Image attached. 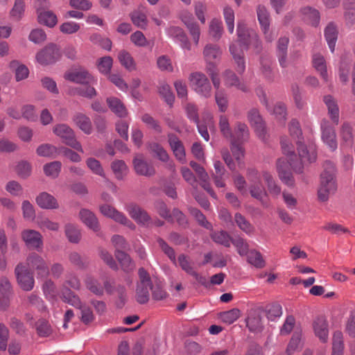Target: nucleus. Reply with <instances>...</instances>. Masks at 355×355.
<instances>
[{
	"instance_id": "1",
	"label": "nucleus",
	"mask_w": 355,
	"mask_h": 355,
	"mask_svg": "<svg viewBox=\"0 0 355 355\" xmlns=\"http://www.w3.org/2000/svg\"><path fill=\"white\" fill-rule=\"evenodd\" d=\"M237 35L239 37V48L236 44H232L230 46V51L236 63V70L239 73H243L245 69V64L243 58V49L252 46L257 52L261 50V42L257 33L253 30H248L243 21H239L237 25Z\"/></svg>"
},
{
	"instance_id": "2",
	"label": "nucleus",
	"mask_w": 355,
	"mask_h": 355,
	"mask_svg": "<svg viewBox=\"0 0 355 355\" xmlns=\"http://www.w3.org/2000/svg\"><path fill=\"white\" fill-rule=\"evenodd\" d=\"M300 160H294L296 157L294 148L287 138L281 139V146L283 153L289 159V165L296 173H302L304 168L309 164L315 162L317 153L315 146L311 144L309 146L304 145L301 140H296Z\"/></svg>"
},
{
	"instance_id": "3",
	"label": "nucleus",
	"mask_w": 355,
	"mask_h": 355,
	"mask_svg": "<svg viewBox=\"0 0 355 355\" xmlns=\"http://www.w3.org/2000/svg\"><path fill=\"white\" fill-rule=\"evenodd\" d=\"M336 169L334 164L327 161L324 164V171L320 175V185L318 190V197L320 201L327 202L330 196L335 193L337 184L335 179Z\"/></svg>"
},
{
	"instance_id": "4",
	"label": "nucleus",
	"mask_w": 355,
	"mask_h": 355,
	"mask_svg": "<svg viewBox=\"0 0 355 355\" xmlns=\"http://www.w3.org/2000/svg\"><path fill=\"white\" fill-rule=\"evenodd\" d=\"M61 299L64 302L80 310V319L83 323L89 324L94 320V316L92 309L89 306L83 305L80 297L70 288L65 287L62 288Z\"/></svg>"
},
{
	"instance_id": "5",
	"label": "nucleus",
	"mask_w": 355,
	"mask_h": 355,
	"mask_svg": "<svg viewBox=\"0 0 355 355\" xmlns=\"http://www.w3.org/2000/svg\"><path fill=\"white\" fill-rule=\"evenodd\" d=\"M191 89L199 96L209 98L211 95V86L207 77L201 72L191 73L189 76Z\"/></svg>"
},
{
	"instance_id": "6",
	"label": "nucleus",
	"mask_w": 355,
	"mask_h": 355,
	"mask_svg": "<svg viewBox=\"0 0 355 355\" xmlns=\"http://www.w3.org/2000/svg\"><path fill=\"white\" fill-rule=\"evenodd\" d=\"M139 281L136 288V299L140 304L149 300V291L152 289V280L149 273L143 268L138 270Z\"/></svg>"
},
{
	"instance_id": "7",
	"label": "nucleus",
	"mask_w": 355,
	"mask_h": 355,
	"mask_svg": "<svg viewBox=\"0 0 355 355\" xmlns=\"http://www.w3.org/2000/svg\"><path fill=\"white\" fill-rule=\"evenodd\" d=\"M53 132L61 138L66 145L80 153H83L82 146L76 139L73 130L68 125L65 123L56 124L53 128Z\"/></svg>"
},
{
	"instance_id": "8",
	"label": "nucleus",
	"mask_w": 355,
	"mask_h": 355,
	"mask_svg": "<svg viewBox=\"0 0 355 355\" xmlns=\"http://www.w3.org/2000/svg\"><path fill=\"white\" fill-rule=\"evenodd\" d=\"M28 269L36 271L37 277H46L49 269L46 261L38 254L33 252L26 259Z\"/></svg>"
},
{
	"instance_id": "9",
	"label": "nucleus",
	"mask_w": 355,
	"mask_h": 355,
	"mask_svg": "<svg viewBox=\"0 0 355 355\" xmlns=\"http://www.w3.org/2000/svg\"><path fill=\"white\" fill-rule=\"evenodd\" d=\"M15 273L19 286L26 291H31L34 287L35 280L28 268L19 263L15 269Z\"/></svg>"
},
{
	"instance_id": "10",
	"label": "nucleus",
	"mask_w": 355,
	"mask_h": 355,
	"mask_svg": "<svg viewBox=\"0 0 355 355\" xmlns=\"http://www.w3.org/2000/svg\"><path fill=\"white\" fill-rule=\"evenodd\" d=\"M60 57L59 49L55 44H50L39 51L36 55L37 61L47 65L55 62Z\"/></svg>"
},
{
	"instance_id": "11",
	"label": "nucleus",
	"mask_w": 355,
	"mask_h": 355,
	"mask_svg": "<svg viewBox=\"0 0 355 355\" xmlns=\"http://www.w3.org/2000/svg\"><path fill=\"white\" fill-rule=\"evenodd\" d=\"M221 55L222 50L219 46L214 44H206L203 49V56L207 63L206 68L216 67Z\"/></svg>"
},
{
	"instance_id": "12",
	"label": "nucleus",
	"mask_w": 355,
	"mask_h": 355,
	"mask_svg": "<svg viewBox=\"0 0 355 355\" xmlns=\"http://www.w3.org/2000/svg\"><path fill=\"white\" fill-rule=\"evenodd\" d=\"M65 79L80 85H93L96 80L87 71L80 69L68 71L64 75Z\"/></svg>"
},
{
	"instance_id": "13",
	"label": "nucleus",
	"mask_w": 355,
	"mask_h": 355,
	"mask_svg": "<svg viewBox=\"0 0 355 355\" xmlns=\"http://www.w3.org/2000/svg\"><path fill=\"white\" fill-rule=\"evenodd\" d=\"M166 32L167 35L178 43L183 50L190 51L191 49V42L182 28L171 26L167 28Z\"/></svg>"
},
{
	"instance_id": "14",
	"label": "nucleus",
	"mask_w": 355,
	"mask_h": 355,
	"mask_svg": "<svg viewBox=\"0 0 355 355\" xmlns=\"http://www.w3.org/2000/svg\"><path fill=\"white\" fill-rule=\"evenodd\" d=\"M21 239L27 247L40 250L43 246L42 234L34 230H25L21 232Z\"/></svg>"
},
{
	"instance_id": "15",
	"label": "nucleus",
	"mask_w": 355,
	"mask_h": 355,
	"mask_svg": "<svg viewBox=\"0 0 355 355\" xmlns=\"http://www.w3.org/2000/svg\"><path fill=\"white\" fill-rule=\"evenodd\" d=\"M261 103L266 105L268 111L280 122H284L286 116V110L284 104L282 103H277L272 109L268 107L266 95L262 89H259L257 92Z\"/></svg>"
},
{
	"instance_id": "16",
	"label": "nucleus",
	"mask_w": 355,
	"mask_h": 355,
	"mask_svg": "<svg viewBox=\"0 0 355 355\" xmlns=\"http://www.w3.org/2000/svg\"><path fill=\"white\" fill-rule=\"evenodd\" d=\"M314 334L322 343H327L329 339V324L326 317L320 315L313 322Z\"/></svg>"
},
{
	"instance_id": "17",
	"label": "nucleus",
	"mask_w": 355,
	"mask_h": 355,
	"mask_svg": "<svg viewBox=\"0 0 355 355\" xmlns=\"http://www.w3.org/2000/svg\"><path fill=\"white\" fill-rule=\"evenodd\" d=\"M168 144L175 158L182 164L187 162L184 146L180 139L174 134L168 135Z\"/></svg>"
},
{
	"instance_id": "18",
	"label": "nucleus",
	"mask_w": 355,
	"mask_h": 355,
	"mask_svg": "<svg viewBox=\"0 0 355 355\" xmlns=\"http://www.w3.org/2000/svg\"><path fill=\"white\" fill-rule=\"evenodd\" d=\"M322 139L331 150L337 148V141L336 133L333 128L330 125L329 121L322 120L321 122Z\"/></svg>"
},
{
	"instance_id": "19",
	"label": "nucleus",
	"mask_w": 355,
	"mask_h": 355,
	"mask_svg": "<svg viewBox=\"0 0 355 355\" xmlns=\"http://www.w3.org/2000/svg\"><path fill=\"white\" fill-rule=\"evenodd\" d=\"M277 171L279 179L288 187L294 185V179L289 171L288 162L284 158H279L277 162Z\"/></svg>"
},
{
	"instance_id": "20",
	"label": "nucleus",
	"mask_w": 355,
	"mask_h": 355,
	"mask_svg": "<svg viewBox=\"0 0 355 355\" xmlns=\"http://www.w3.org/2000/svg\"><path fill=\"white\" fill-rule=\"evenodd\" d=\"M100 211L105 216L111 218L116 222L127 227H131V222L122 213L116 210L113 207L109 205H103L100 207Z\"/></svg>"
},
{
	"instance_id": "21",
	"label": "nucleus",
	"mask_w": 355,
	"mask_h": 355,
	"mask_svg": "<svg viewBox=\"0 0 355 355\" xmlns=\"http://www.w3.org/2000/svg\"><path fill=\"white\" fill-rule=\"evenodd\" d=\"M190 166L197 173L198 178L200 179V184H201L202 187L205 190H206L210 194V196L211 197H213L214 198H216V196L210 187V184L209 182V175L205 171V168L195 162H191Z\"/></svg>"
},
{
	"instance_id": "22",
	"label": "nucleus",
	"mask_w": 355,
	"mask_h": 355,
	"mask_svg": "<svg viewBox=\"0 0 355 355\" xmlns=\"http://www.w3.org/2000/svg\"><path fill=\"white\" fill-rule=\"evenodd\" d=\"M248 119L258 136L263 137L266 132L265 125L259 111L255 108L251 109L248 112Z\"/></svg>"
},
{
	"instance_id": "23",
	"label": "nucleus",
	"mask_w": 355,
	"mask_h": 355,
	"mask_svg": "<svg viewBox=\"0 0 355 355\" xmlns=\"http://www.w3.org/2000/svg\"><path fill=\"white\" fill-rule=\"evenodd\" d=\"M324 35L330 51L333 53L338 36V27L334 21H330L324 30Z\"/></svg>"
},
{
	"instance_id": "24",
	"label": "nucleus",
	"mask_w": 355,
	"mask_h": 355,
	"mask_svg": "<svg viewBox=\"0 0 355 355\" xmlns=\"http://www.w3.org/2000/svg\"><path fill=\"white\" fill-rule=\"evenodd\" d=\"M249 137V129L246 124L236 122L232 131V137L230 138L231 143H243L248 141Z\"/></svg>"
},
{
	"instance_id": "25",
	"label": "nucleus",
	"mask_w": 355,
	"mask_h": 355,
	"mask_svg": "<svg viewBox=\"0 0 355 355\" xmlns=\"http://www.w3.org/2000/svg\"><path fill=\"white\" fill-rule=\"evenodd\" d=\"M257 12L258 20L263 33L266 35V38L271 42L272 38L269 35L270 14L263 6H259Z\"/></svg>"
},
{
	"instance_id": "26",
	"label": "nucleus",
	"mask_w": 355,
	"mask_h": 355,
	"mask_svg": "<svg viewBox=\"0 0 355 355\" xmlns=\"http://www.w3.org/2000/svg\"><path fill=\"white\" fill-rule=\"evenodd\" d=\"M72 120L76 125L85 134H92L93 127L92 121L88 116L81 112H76L73 116Z\"/></svg>"
},
{
	"instance_id": "27",
	"label": "nucleus",
	"mask_w": 355,
	"mask_h": 355,
	"mask_svg": "<svg viewBox=\"0 0 355 355\" xmlns=\"http://www.w3.org/2000/svg\"><path fill=\"white\" fill-rule=\"evenodd\" d=\"M300 15L306 23L316 26L320 23V12L315 8L310 6H305L300 9Z\"/></svg>"
},
{
	"instance_id": "28",
	"label": "nucleus",
	"mask_w": 355,
	"mask_h": 355,
	"mask_svg": "<svg viewBox=\"0 0 355 355\" xmlns=\"http://www.w3.org/2000/svg\"><path fill=\"white\" fill-rule=\"evenodd\" d=\"M79 216L83 223L94 232H98L100 230L97 218L89 209H83L80 211Z\"/></svg>"
},
{
	"instance_id": "29",
	"label": "nucleus",
	"mask_w": 355,
	"mask_h": 355,
	"mask_svg": "<svg viewBox=\"0 0 355 355\" xmlns=\"http://www.w3.org/2000/svg\"><path fill=\"white\" fill-rule=\"evenodd\" d=\"M323 101L327 108L328 114L336 124L339 121V108L337 101L331 95H326L323 98Z\"/></svg>"
},
{
	"instance_id": "30",
	"label": "nucleus",
	"mask_w": 355,
	"mask_h": 355,
	"mask_svg": "<svg viewBox=\"0 0 355 355\" xmlns=\"http://www.w3.org/2000/svg\"><path fill=\"white\" fill-rule=\"evenodd\" d=\"M36 202L39 207L43 209H57L58 203L56 199L46 192L41 193L37 198Z\"/></svg>"
},
{
	"instance_id": "31",
	"label": "nucleus",
	"mask_w": 355,
	"mask_h": 355,
	"mask_svg": "<svg viewBox=\"0 0 355 355\" xmlns=\"http://www.w3.org/2000/svg\"><path fill=\"white\" fill-rule=\"evenodd\" d=\"M69 94L73 96H80L87 98H92L97 94L96 90L90 85H81L78 87H73L69 89Z\"/></svg>"
},
{
	"instance_id": "32",
	"label": "nucleus",
	"mask_w": 355,
	"mask_h": 355,
	"mask_svg": "<svg viewBox=\"0 0 355 355\" xmlns=\"http://www.w3.org/2000/svg\"><path fill=\"white\" fill-rule=\"evenodd\" d=\"M234 221L238 227L247 235L252 236L254 234V227L241 213L235 214Z\"/></svg>"
},
{
	"instance_id": "33",
	"label": "nucleus",
	"mask_w": 355,
	"mask_h": 355,
	"mask_svg": "<svg viewBox=\"0 0 355 355\" xmlns=\"http://www.w3.org/2000/svg\"><path fill=\"white\" fill-rule=\"evenodd\" d=\"M9 67L15 72V77L17 82L26 79L29 75L28 67L19 63L17 60H12L10 62Z\"/></svg>"
},
{
	"instance_id": "34",
	"label": "nucleus",
	"mask_w": 355,
	"mask_h": 355,
	"mask_svg": "<svg viewBox=\"0 0 355 355\" xmlns=\"http://www.w3.org/2000/svg\"><path fill=\"white\" fill-rule=\"evenodd\" d=\"M107 104L110 110L119 117H125L127 115V110L123 103L116 97H109L106 100Z\"/></svg>"
},
{
	"instance_id": "35",
	"label": "nucleus",
	"mask_w": 355,
	"mask_h": 355,
	"mask_svg": "<svg viewBox=\"0 0 355 355\" xmlns=\"http://www.w3.org/2000/svg\"><path fill=\"white\" fill-rule=\"evenodd\" d=\"M313 65L324 81L328 82V73L324 57L319 53L314 54L313 56Z\"/></svg>"
},
{
	"instance_id": "36",
	"label": "nucleus",
	"mask_w": 355,
	"mask_h": 355,
	"mask_svg": "<svg viewBox=\"0 0 355 355\" xmlns=\"http://www.w3.org/2000/svg\"><path fill=\"white\" fill-rule=\"evenodd\" d=\"M288 42L289 40L287 37H280L277 42V55L282 67H286L287 65L286 56Z\"/></svg>"
},
{
	"instance_id": "37",
	"label": "nucleus",
	"mask_w": 355,
	"mask_h": 355,
	"mask_svg": "<svg viewBox=\"0 0 355 355\" xmlns=\"http://www.w3.org/2000/svg\"><path fill=\"white\" fill-rule=\"evenodd\" d=\"M37 20L40 24L50 28L55 26L58 22L55 14L47 9L37 12Z\"/></svg>"
},
{
	"instance_id": "38",
	"label": "nucleus",
	"mask_w": 355,
	"mask_h": 355,
	"mask_svg": "<svg viewBox=\"0 0 355 355\" xmlns=\"http://www.w3.org/2000/svg\"><path fill=\"white\" fill-rule=\"evenodd\" d=\"M223 76L225 78V83L227 86H234L243 92H246L248 90L247 86L239 81V78L233 71L226 70L223 73Z\"/></svg>"
},
{
	"instance_id": "39",
	"label": "nucleus",
	"mask_w": 355,
	"mask_h": 355,
	"mask_svg": "<svg viewBox=\"0 0 355 355\" xmlns=\"http://www.w3.org/2000/svg\"><path fill=\"white\" fill-rule=\"evenodd\" d=\"M245 257L248 263L257 268H263L266 266L261 254L255 249L250 250Z\"/></svg>"
},
{
	"instance_id": "40",
	"label": "nucleus",
	"mask_w": 355,
	"mask_h": 355,
	"mask_svg": "<svg viewBox=\"0 0 355 355\" xmlns=\"http://www.w3.org/2000/svg\"><path fill=\"white\" fill-rule=\"evenodd\" d=\"M344 348L343 333L340 331H336L333 335L331 355H343Z\"/></svg>"
},
{
	"instance_id": "41",
	"label": "nucleus",
	"mask_w": 355,
	"mask_h": 355,
	"mask_svg": "<svg viewBox=\"0 0 355 355\" xmlns=\"http://www.w3.org/2000/svg\"><path fill=\"white\" fill-rule=\"evenodd\" d=\"M246 324L249 330L254 333L260 332L263 329L261 316L256 312L249 315L246 319Z\"/></svg>"
},
{
	"instance_id": "42",
	"label": "nucleus",
	"mask_w": 355,
	"mask_h": 355,
	"mask_svg": "<svg viewBox=\"0 0 355 355\" xmlns=\"http://www.w3.org/2000/svg\"><path fill=\"white\" fill-rule=\"evenodd\" d=\"M148 148L150 153L160 161L163 162H168L169 161L170 157L162 145L153 142L148 145Z\"/></svg>"
},
{
	"instance_id": "43",
	"label": "nucleus",
	"mask_w": 355,
	"mask_h": 355,
	"mask_svg": "<svg viewBox=\"0 0 355 355\" xmlns=\"http://www.w3.org/2000/svg\"><path fill=\"white\" fill-rule=\"evenodd\" d=\"M350 59L346 55L343 56L339 65V78L344 84L347 83L349 78V72L350 69Z\"/></svg>"
},
{
	"instance_id": "44",
	"label": "nucleus",
	"mask_w": 355,
	"mask_h": 355,
	"mask_svg": "<svg viewBox=\"0 0 355 355\" xmlns=\"http://www.w3.org/2000/svg\"><path fill=\"white\" fill-rule=\"evenodd\" d=\"M211 239L216 243L229 248L231 245L232 238L225 231L214 232L210 235Z\"/></svg>"
},
{
	"instance_id": "45",
	"label": "nucleus",
	"mask_w": 355,
	"mask_h": 355,
	"mask_svg": "<svg viewBox=\"0 0 355 355\" xmlns=\"http://www.w3.org/2000/svg\"><path fill=\"white\" fill-rule=\"evenodd\" d=\"M158 92L164 101L170 106H172L175 100V96L170 86L166 83H160L158 87Z\"/></svg>"
},
{
	"instance_id": "46",
	"label": "nucleus",
	"mask_w": 355,
	"mask_h": 355,
	"mask_svg": "<svg viewBox=\"0 0 355 355\" xmlns=\"http://www.w3.org/2000/svg\"><path fill=\"white\" fill-rule=\"evenodd\" d=\"M115 256L119 262L123 271L128 272L132 269V263L130 257L123 250H117Z\"/></svg>"
},
{
	"instance_id": "47",
	"label": "nucleus",
	"mask_w": 355,
	"mask_h": 355,
	"mask_svg": "<svg viewBox=\"0 0 355 355\" xmlns=\"http://www.w3.org/2000/svg\"><path fill=\"white\" fill-rule=\"evenodd\" d=\"M135 170L140 175L150 176L154 174L155 170L153 166L148 165L146 162L135 159Z\"/></svg>"
},
{
	"instance_id": "48",
	"label": "nucleus",
	"mask_w": 355,
	"mask_h": 355,
	"mask_svg": "<svg viewBox=\"0 0 355 355\" xmlns=\"http://www.w3.org/2000/svg\"><path fill=\"white\" fill-rule=\"evenodd\" d=\"M25 1L24 0H15L14 6L10 11V15L15 20H20L25 12Z\"/></svg>"
},
{
	"instance_id": "49",
	"label": "nucleus",
	"mask_w": 355,
	"mask_h": 355,
	"mask_svg": "<svg viewBox=\"0 0 355 355\" xmlns=\"http://www.w3.org/2000/svg\"><path fill=\"white\" fill-rule=\"evenodd\" d=\"M65 234L71 243H78L81 238L79 229L73 224L65 225Z\"/></svg>"
},
{
	"instance_id": "50",
	"label": "nucleus",
	"mask_w": 355,
	"mask_h": 355,
	"mask_svg": "<svg viewBox=\"0 0 355 355\" xmlns=\"http://www.w3.org/2000/svg\"><path fill=\"white\" fill-rule=\"evenodd\" d=\"M231 243L234 245L238 254L241 257L245 256L250 251L248 243L246 240L241 236H237L234 239H232Z\"/></svg>"
},
{
	"instance_id": "51",
	"label": "nucleus",
	"mask_w": 355,
	"mask_h": 355,
	"mask_svg": "<svg viewBox=\"0 0 355 355\" xmlns=\"http://www.w3.org/2000/svg\"><path fill=\"white\" fill-rule=\"evenodd\" d=\"M62 164L59 161H54L44 166V172L46 175L55 178L61 171Z\"/></svg>"
},
{
	"instance_id": "52",
	"label": "nucleus",
	"mask_w": 355,
	"mask_h": 355,
	"mask_svg": "<svg viewBox=\"0 0 355 355\" xmlns=\"http://www.w3.org/2000/svg\"><path fill=\"white\" fill-rule=\"evenodd\" d=\"M241 316V311L239 309H232L220 313V320L227 324H232Z\"/></svg>"
},
{
	"instance_id": "53",
	"label": "nucleus",
	"mask_w": 355,
	"mask_h": 355,
	"mask_svg": "<svg viewBox=\"0 0 355 355\" xmlns=\"http://www.w3.org/2000/svg\"><path fill=\"white\" fill-rule=\"evenodd\" d=\"M37 153L42 157H48L54 158L58 154V148L51 144H45L40 145L37 148Z\"/></svg>"
},
{
	"instance_id": "54",
	"label": "nucleus",
	"mask_w": 355,
	"mask_h": 355,
	"mask_svg": "<svg viewBox=\"0 0 355 355\" xmlns=\"http://www.w3.org/2000/svg\"><path fill=\"white\" fill-rule=\"evenodd\" d=\"M37 333L40 337H47L52 333V329L49 322L44 319L38 320L35 324Z\"/></svg>"
},
{
	"instance_id": "55",
	"label": "nucleus",
	"mask_w": 355,
	"mask_h": 355,
	"mask_svg": "<svg viewBox=\"0 0 355 355\" xmlns=\"http://www.w3.org/2000/svg\"><path fill=\"white\" fill-rule=\"evenodd\" d=\"M266 316L268 320L275 321L282 315V308L279 304L273 303L266 307Z\"/></svg>"
},
{
	"instance_id": "56",
	"label": "nucleus",
	"mask_w": 355,
	"mask_h": 355,
	"mask_svg": "<svg viewBox=\"0 0 355 355\" xmlns=\"http://www.w3.org/2000/svg\"><path fill=\"white\" fill-rule=\"evenodd\" d=\"M135 220L140 225L148 227L151 220L147 213L139 207H135Z\"/></svg>"
},
{
	"instance_id": "57",
	"label": "nucleus",
	"mask_w": 355,
	"mask_h": 355,
	"mask_svg": "<svg viewBox=\"0 0 355 355\" xmlns=\"http://www.w3.org/2000/svg\"><path fill=\"white\" fill-rule=\"evenodd\" d=\"M209 33L214 39L219 40L223 33L222 22L216 19H212L209 24Z\"/></svg>"
},
{
	"instance_id": "58",
	"label": "nucleus",
	"mask_w": 355,
	"mask_h": 355,
	"mask_svg": "<svg viewBox=\"0 0 355 355\" xmlns=\"http://www.w3.org/2000/svg\"><path fill=\"white\" fill-rule=\"evenodd\" d=\"M85 285L88 290L96 295H101L103 293V288L100 283L92 277H87Z\"/></svg>"
},
{
	"instance_id": "59",
	"label": "nucleus",
	"mask_w": 355,
	"mask_h": 355,
	"mask_svg": "<svg viewBox=\"0 0 355 355\" xmlns=\"http://www.w3.org/2000/svg\"><path fill=\"white\" fill-rule=\"evenodd\" d=\"M218 125L221 134L224 137L230 140V138L232 137V130L227 117L225 115H220Z\"/></svg>"
},
{
	"instance_id": "60",
	"label": "nucleus",
	"mask_w": 355,
	"mask_h": 355,
	"mask_svg": "<svg viewBox=\"0 0 355 355\" xmlns=\"http://www.w3.org/2000/svg\"><path fill=\"white\" fill-rule=\"evenodd\" d=\"M112 169L117 179H122L126 175L127 168L125 162L121 160H116L112 163Z\"/></svg>"
},
{
	"instance_id": "61",
	"label": "nucleus",
	"mask_w": 355,
	"mask_h": 355,
	"mask_svg": "<svg viewBox=\"0 0 355 355\" xmlns=\"http://www.w3.org/2000/svg\"><path fill=\"white\" fill-rule=\"evenodd\" d=\"M189 211L201 226L207 230H212L211 224L207 220L205 216L200 210L196 208H190Z\"/></svg>"
},
{
	"instance_id": "62",
	"label": "nucleus",
	"mask_w": 355,
	"mask_h": 355,
	"mask_svg": "<svg viewBox=\"0 0 355 355\" xmlns=\"http://www.w3.org/2000/svg\"><path fill=\"white\" fill-rule=\"evenodd\" d=\"M43 291L49 300H54L57 296L55 285L51 280H47L43 284Z\"/></svg>"
},
{
	"instance_id": "63",
	"label": "nucleus",
	"mask_w": 355,
	"mask_h": 355,
	"mask_svg": "<svg viewBox=\"0 0 355 355\" xmlns=\"http://www.w3.org/2000/svg\"><path fill=\"white\" fill-rule=\"evenodd\" d=\"M23 216L26 220H33L35 217V211L33 205L28 200H24L21 205Z\"/></svg>"
},
{
	"instance_id": "64",
	"label": "nucleus",
	"mask_w": 355,
	"mask_h": 355,
	"mask_svg": "<svg viewBox=\"0 0 355 355\" xmlns=\"http://www.w3.org/2000/svg\"><path fill=\"white\" fill-rule=\"evenodd\" d=\"M113 63L112 58L110 56H105L99 60L98 68L101 73L108 74L110 71Z\"/></svg>"
}]
</instances>
